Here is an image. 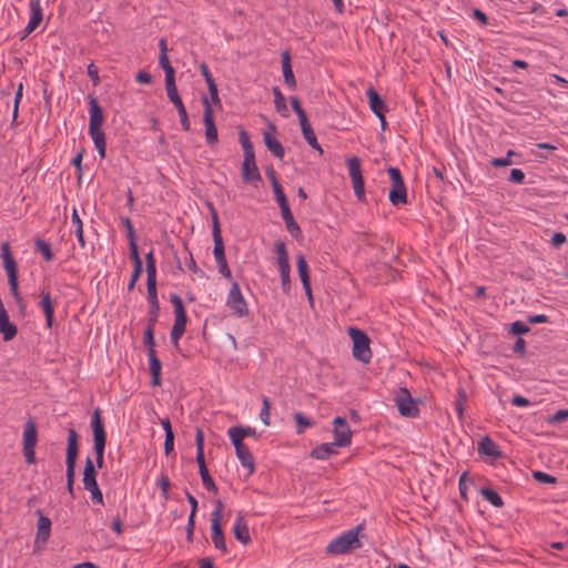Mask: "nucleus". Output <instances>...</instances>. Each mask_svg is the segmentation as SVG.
<instances>
[{
	"instance_id": "nucleus-40",
	"label": "nucleus",
	"mask_w": 568,
	"mask_h": 568,
	"mask_svg": "<svg viewBox=\"0 0 568 568\" xmlns=\"http://www.w3.org/2000/svg\"><path fill=\"white\" fill-rule=\"evenodd\" d=\"M146 284H156V264L153 250L145 255Z\"/></svg>"
},
{
	"instance_id": "nucleus-46",
	"label": "nucleus",
	"mask_w": 568,
	"mask_h": 568,
	"mask_svg": "<svg viewBox=\"0 0 568 568\" xmlns=\"http://www.w3.org/2000/svg\"><path fill=\"white\" fill-rule=\"evenodd\" d=\"M143 343L148 348V352H155V341H154V327H148L144 331Z\"/></svg>"
},
{
	"instance_id": "nucleus-61",
	"label": "nucleus",
	"mask_w": 568,
	"mask_h": 568,
	"mask_svg": "<svg viewBox=\"0 0 568 568\" xmlns=\"http://www.w3.org/2000/svg\"><path fill=\"white\" fill-rule=\"evenodd\" d=\"M525 173L520 169H513L509 174V181L516 184L524 183Z\"/></svg>"
},
{
	"instance_id": "nucleus-32",
	"label": "nucleus",
	"mask_w": 568,
	"mask_h": 568,
	"mask_svg": "<svg viewBox=\"0 0 568 568\" xmlns=\"http://www.w3.org/2000/svg\"><path fill=\"white\" fill-rule=\"evenodd\" d=\"M281 213H282V217L285 223L286 230L290 232V234L294 239L301 240L302 239V230H301L300 225L295 222L290 206H287L286 209H282Z\"/></svg>"
},
{
	"instance_id": "nucleus-49",
	"label": "nucleus",
	"mask_w": 568,
	"mask_h": 568,
	"mask_svg": "<svg viewBox=\"0 0 568 568\" xmlns=\"http://www.w3.org/2000/svg\"><path fill=\"white\" fill-rule=\"evenodd\" d=\"M532 478L541 484H556L557 478L550 474L544 473L541 470L532 471Z\"/></svg>"
},
{
	"instance_id": "nucleus-19",
	"label": "nucleus",
	"mask_w": 568,
	"mask_h": 568,
	"mask_svg": "<svg viewBox=\"0 0 568 568\" xmlns=\"http://www.w3.org/2000/svg\"><path fill=\"white\" fill-rule=\"evenodd\" d=\"M276 126L270 123L267 129L263 132V140L267 150L277 159L283 160L285 150L282 143L274 136Z\"/></svg>"
},
{
	"instance_id": "nucleus-17",
	"label": "nucleus",
	"mask_w": 568,
	"mask_h": 568,
	"mask_svg": "<svg viewBox=\"0 0 568 568\" xmlns=\"http://www.w3.org/2000/svg\"><path fill=\"white\" fill-rule=\"evenodd\" d=\"M211 216H212V235L214 241L213 254L215 258H221L225 256L223 237L221 234V226L217 216V212L214 209L213 204L209 203Z\"/></svg>"
},
{
	"instance_id": "nucleus-20",
	"label": "nucleus",
	"mask_w": 568,
	"mask_h": 568,
	"mask_svg": "<svg viewBox=\"0 0 568 568\" xmlns=\"http://www.w3.org/2000/svg\"><path fill=\"white\" fill-rule=\"evenodd\" d=\"M234 448L236 457L240 459L242 466L248 469V474L252 475L255 470L254 457L251 454L248 447L241 440L230 438Z\"/></svg>"
},
{
	"instance_id": "nucleus-16",
	"label": "nucleus",
	"mask_w": 568,
	"mask_h": 568,
	"mask_svg": "<svg viewBox=\"0 0 568 568\" xmlns=\"http://www.w3.org/2000/svg\"><path fill=\"white\" fill-rule=\"evenodd\" d=\"M165 90H166L169 100L174 104V106L178 110L182 129L184 131H189L191 124H190L187 111L183 104V101H182L179 92H178L176 84L174 83L172 85H166Z\"/></svg>"
},
{
	"instance_id": "nucleus-55",
	"label": "nucleus",
	"mask_w": 568,
	"mask_h": 568,
	"mask_svg": "<svg viewBox=\"0 0 568 568\" xmlns=\"http://www.w3.org/2000/svg\"><path fill=\"white\" fill-rule=\"evenodd\" d=\"M529 331H530L529 326L521 321L514 322L510 325V329H509V332L513 335H524V334H527Z\"/></svg>"
},
{
	"instance_id": "nucleus-57",
	"label": "nucleus",
	"mask_w": 568,
	"mask_h": 568,
	"mask_svg": "<svg viewBox=\"0 0 568 568\" xmlns=\"http://www.w3.org/2000/svg\"><path fill=\"white\" fill-rule=\"evenodd\" d=\"M160 314V305L150 306L148 312V327H154Z\"/></svg>"
},
{
	"instance_id": "nucleus-21",
	"label": "nucleus",
	"mask_w": 568,
	"mask_h": 568,
	"mask_svg": "<svg viewBox=\"0 0 568 568\" xmlns=\"http://www.w3.org/2000/svg\"><path fill=\"white\" fill-rule=\"evenodd\" d=\"M36 514L38 515L39 519L37 524L34 546L36 548H39L40 544H45L50 537L51 520L49 517L43 515L41 509H37Z\"/></svg>"
},
{
	"instance_id": "nucleus-22",
	"label": "nucleus",
	"mask_w": 568,
	"mask_h": 568,
	"mask_svg": "<svg viewBox=\"0 0 568 568\" xmlns=\"http://www.w3.org/2000/svg\"><path fill=\"white\" fill-rule=\"evenodd\" d=\"M43 19L42 8L40 6L39 0H31L30 2V19L23 31L21 40L26 39L30 33H32L41 23Z\"/></svg>"
},
{
	"instance_id": "nucleus-53",
	"label": "nucleus",
	"mask_w": 568,
	"mask_h": 568,
	"mask_svg": "<svg viewBox=\"0 0 568 568\" xmlns=\"http://www.w3.org/2000/svg\"><path fill=\"white\" fill-rule=\"evenodd\" d=\"M290 101H291L292 109L294 110V112L296 113V115L298 118L300 123L305 120H308L305 111L301 106L300 100L296 97H291Z\"/></svg>"
},
{
	"instance_id": "nucleus-50",
	"label": "nucleus",
	"mask_w": 568,
	"mask_h": 568,
	"mask_svg": "<svg viewBox=\"0 0 568 568\" xmlns=\"http://www.w3.org/2000/svg\"><path fill=\"white\" fill-rule=\"evenodd\" d=\"M129 247H130V258L133 263V266H143L142 260L139 255L136 240L129 241Z\"/></svg>"
},
{
	"instance_id": "nucleus-59",
	"label": "nucleus",
	"mask_w": 568,
	"mask_h": 568,
	"mask_svg": "<svg viewBox=\"0 0 568 568\" xmlns=\"http://www.w3.org/2000/svg\"><path fill=\"white\" fill-rule=\"evenodd\" d=\"M158 485L162 490V495L165 499L169 498L170 479L166 475H162L158 480Z\"/></svg>"
},
{
	"instance_id": "nucleus-47",
	"label": "nucleus",
	"mask_w": 568,
	"mask_h": 568,
	"mask_svg": "<svg viewBox=\"0 0 568 568\" xmlns=\"http://www.w3.org/2000/svg\"><path fill=\"white\" fill-rule=\"evenodd\" d=\"M272 187H273L275 199L280 205V209L282 210V209H286L287 206H290L286 195L284 194V191L282 189V185L278 183L276 185H273Z\"/></svg>"
},
{
	"instance_id": "nucleus-25",
	"label": "nucleus",
	"mask_w": 568,
	"mask_h": 568,
	"mask_svg": "<svg viewBox=\"0 0 568 568\" xmlns=\"http://www.w3.org/2000/svg\"><path fill=\"white\" fill-rule=\"evenodd\" d=\"M296 266H297V272H298L303 288L305 291V294L307 295L308 300L312 302L313 294H312V288H311V280H310V275H308V265H307V262L303 254H298L296 256Z\"/></svg>"
},
{
	"instance_id": "nucleus-2",
	"label": "nucleus",
	"mask_w": 568,
	"mask_h": 568,
	"mask_svg": "<svg viewBox=\"0 0 568 568\" xmlns=\"http://www.w3.org/2000/svg\"><path fill=\"white\" fill-rule=\"evenodd\" d=\"M363 530V524L357 525L335 539L326 546V552L329 555H344L362 547L359 540V531Z\"/></svg>"
},
{
	"instance_id": "nucleus-54",
	"label": "nucleus",
	"mask_w": 568,
	"mask_h": 568,
	"mask_svg": "<svg viewBox=\"0 0 568 568\" xmlns=\"http://www.w3.org/2000/svg\"><path fill=\"white\" fill-rule=\"evenodd\" d=\"M466 402V392L463 388L458 389V396L455 400V410L459 418L464 415V403Z\"/></svg>"
},
{
	"instance_id": "nucleus-48",
	"label": "nucleus",
	"mask_w": 568,
	"mask_h": 568,
	"mask_svg": "<svg viewBox=\"0 0 568 568\" xmlns=\"http://www.w3.org/2000/svg\"><path fill=\"white\" fill-rule=\"evenodd\" d=\"M270 410H271V403L270 399L266 396H263L262 398V409L260 413V418L263 422L264 425H270Z\"/></svg>"
},
{
	"instance_id": "nucleus-26",
	"label": "nucleus",
	"mask_w": 568,
	"mask_h": 568,
	"mask_svg": "<svg viewBox=\"0 0 568 568\" xmlns=\"http://www.w3.org/2000/svg\"><path fill=\"white\" fill-rule=\"evenodd\" d=\"M234 537L243 545H248L251 542V536L247 523L244 519L242 513H239L233 526Z\"/></svg>"
},
{
	"instance_id": "nucleus-63",
	"label": "nucleus",
	"mask_w": 568,
	"mask_h": 568,
	"mask_svg": "<svg viewBox=\"0 0 568 568\" xmlns=\"http://www.w3.org/2000/svg\"><path fill=\"white\" fill-rule=\"evenodd\" d=\"M88 75L93 82V85H98L100 82L99 71L98 68L91 62L88 65Z\"/></svg>"
},
{
	"instance_id": "nucleus-28",
	"label": "nucleus",
	"mask_w": 568,
	"mask_h": 568,
	"mask_svg": "<svg viewBox=\"0 0 568 568\" xmlns=\"http://www.w3.org/2000/svg\"><path fill=\"white\" fill-rule=\"evenodd\" d=\"M1 257L3 260V267L8 274V280L18 277V268L14 258L11 255L10 246L7 242L1 245Z\"/></svg>"
},
{
	"instance_id": "nucleus-12",
	"label": "nucleus",
	"mask_w": 568,
	"mask_h": 568,
	"mask_svg": "<svg viewBox=\"0 0 568 568\" xmlns=\"http://www.w3.org/2000/svg\"><path fill=\"white\" fill-rule=\"evenodd\" d=\"M346 163L355 195L358 201H363L365 199V185L361 170V160L357 156H353Z\"/></svg>"
},
{
	"instance_id": "nucleus-8",
	"label": "nucleus",
	"mask_w": 568,
	"mask_h": 568,
	"mask_svg": "<svg viewBox=\"0 0 568 568\" xmlns=\"http://www.w3.org/2000/svg\"><path fill=\"white\" fill-rule=\"evenodd\" d=\"M83 487L90 491L93 503L103 505V495L97 481L95 466L90 457H87L83 469Z\"/></svg>"
},
{
	"instance_id": "nucleus-51",
	"label": "nucleus",
	"mask_w": 568,
	"mask_h": 568,
	"mask_svg": "<svg viewBox=\"0 0 568 568\" xmlns=\"http://www.w3.org/2000/svg\"><path fill=\"white\" fill-rule=\"evenodd\" d=\"M516 152L513 150H508L507 155L505 158H495L491 160V165L495 168H504L508 166L513 163L511 156L515 155Z\"/></svg>"
},
{
	"instance_id": "nucleus-4",
	"label": "nucleus",
	"mask_w": 568,
	"mask_h": 568,
	"mask_svg": "<svg viewBox=\"0 0 568 568\" xmlns=\"http://www.w3.org/2000/svg\"><path fill=\"white\" fill-rule=\"evenodd\" d=\"M195 444H196V463L199 465V473H200L203 486L205 487L206 490L216 494L217 486L215 485L213 478L211 477L209 469L206 467V464H205L204 433L201 428L196 429Z\"/></svg>"
},
{
	"instance_id": "nucleus-42",
	"label": "nucleus",
	"mask_w": 568,
	"mask_h": 568,
	"mask_svg": "<svg viewBox=\"0 0 568 568\" xmlns=\"http://www.w3.org/2000/svg\"><path fill=\"white\" fill-rule=\"evenodd\" d=\"M480 494L493 506H495L497 508H500L504 506V500L497 491H495L490 488H483L480 490Z\"/></svg>"
},
{
	"instance_id": "nucleus-62",
	"label": "nucleus",
	"mask_w": 568,
	"mask_h": 568,
	"mask_svg": "<svg viewBox=\"0 0 568 568\" xmlns=\"http://www.w3.org/2000/svg\"><path fill=\"white\" fill-rule=\"evenodd\" d=\"M122 224L126 229L128 240H135V232L131 220L129 217H122Z\"/></svg>"
},
{
	"instance_id": "nucleus-30",
	"label": "nucleus",
	"mask_w": 568,
	"mask_h": 568,
	"mask_svg": "<svg viewBox=\"0 0 568 568\" xmlns=\"http://www.w3.org/2000/svg\"><path fill=\"white\" fill-rule=\"evenodd\" d=\"M281 58L284 82L290 89L294 90L296 88V80L291 64V54L288 51H283Z\"/></svg>"
},
{
	"instance_id": "nucleus-44",
	"label": "nucleus",
	"mask_w": 568,
	"mask_h": 568,
	"mask_svg": "<svg viewBox=\"0 0 568 568\" xmlns=\"http://www.w3.org/2000/svg\"><path fill=\"white\" fill-rule=\"evenodd\" d=\"M239 140H240V143L242 145L244 155H246V154H255L254 153L253 144L250 141V136H248L246 131L240 130Z\"/></svg>"
},
{
	"instance_id": "nucleus-36",
	"label": "nucleus",
	"mask_w": 568,
	"mask_h": 568,
	"mask_svg": "<svg viewBox=\"0 0 568 568\" xmlns=\"http://www.w3.org/2000/svg\"><path fill=\"white\" fill-rule=\"evenodd\" d=\"M335 446H337L335 442L321 444L311 452V457L320 460L328 459L332 455L337 454Z\"/></svg>"
},
{
	"instance_id": "nucleus-23",
	"label": "nucleus",
	"mask_w": 568,
	"mask_h": 568,
	"mask_svg": "<svg viewBox=\"0 0 568 568\" xmlns=\"http://www.w3.org/2000/svg\"><path fill=\"white\" fill-rule=\"evenodd\" d=\"M88 99H89V106H90L89 108V114H90L89 130L101 129V125L104 122L103 110L100 106L95 97L90 94L88 97Z\"/></svg>"
},
{
	"instance_id": "nucleus-11",
	"label": "nucleus",
	"mask_w": 568,
	"mask_h": 568,
	"mask_svg": "<svg viewBox=\"0 0 568 568\" xmlns=\"http://www.w3.org/2000/svg\"><path fill=\"white\" fill-rule=\"evenodd\" d=\"M226 306L232 310V313L237 317H245L248 315L250 311L244 300L239 283L234 282L230 288Z\"/></svg>"
},
{
	"instance_id": "nucleus-35",
	"label": "nucleus",
	"mask_w": 568,
	"mask_h": 568,
	"mask_svg": "<svg viewBox=\"0 0 568 568\" xmlns=\"http://www.w3.org/2000/svg\"><path fill=\"white\" fill-rule=\"evenodd\" d=\"M227 435L230 438H235L237 440L243 442L245 437H254L257 438V433L255 428H252L250 426H232L227 430Z\"/></svg>"
},
{
	"instance_id": "nucleus-52",
	"label": "nucleus",
	"mask_w": 568,
	"mask_h": 568,
	"mask_svg": "<svg viewBox=\"0 0 568 568\" xmlns=\"http://www.w3.org/2000/svg\"><path fill=\"white\" fill-rule=\"evenodd\" d=\"M9 282V286H10V291H11V294L12 296L14 297V300L19 303L20 305V308L23 310L24 307V304H23V298L19 292V288H18V277L17 278H10L8 280Z\"/></svg>"
},
{
	"instance_id": "nucleus-39",
	"label": "nucleus",
	"mask_w": 568,
	"mask_h": 568,
	"mask_svg": "<svg viewBox=\"0 0 568 568\" xmlns=\"http://www.w3.org/2000/svg\"><path fill=\"white\" fill-rule=\"evenodd\" d=\"M89 135L91 136L100 158H105L106 142L104 132L101 129L89 130Z\"/></svg>"
},
{
	"instance_id": "nucleus-41",
	"label": "nucleus",
	"mask_w": 568,
	"mask_h": 568,
	"mask_svg": "<svg viewBox=\"0 0 568 568\" xmlns=\"http://www.w3.org/2000/svg\"><path fill=\"white\" fill-rule=\"evenodd\" d=\"M272 92L274 95V105L276 111L281 113L283 116H288L286 101L281 90L277 87H273Z\"/></svg>"
},
{
	"instance_id": "nucleus-60",
	"label": "nucleus",
	"mask_w": 568,
	"mask_h": 568,
	"mask_svg": "<svg viewBox=\"0 0 568 568\" xmlns=\"http://www.w3.org/2000/svg\"><path fill=\"white\" fill-rule=\"evenodd\" d=\"M568 418V409H559L554 415L548 417V423H560Z\"/></svg>"
},
{
	"instance_id": "nucleus-33",
	"label": "nucleus",
	"mask_w": 568,
	"mask_h": 568,
	"mask_svg": "<svg viewBox=\"0 0 568 568\" xmlns=\"http://www.w3.org/2000/svg\"><path fill=\"white\" fill-rule=\"evenodd\" d=\"M148 358L150 364V373L152 376L151 384L153 386H160L161 385V369L162 364L161 361L158 358L156 353L148 352Z\"/></svg>"
},
{
	"instance_id": "nucleus-1",
	"label": "nucleus",
	"mask_w": 568,
	"mask_h": 568,
	"mask_svg": "<svg viewBox=\"0 0 568 568\" xmlns=\"http://www.w3.org/2000/svg\"><path fill=\"white\" fill-rule=\"evenodd\" d=\"M79 436L74 428L68 429V440L65 449V478H67V490L71 498H74V477H75V465L79 455Z\"/></svg>"
},
{
	"instance_id": "nucleus-5",
	"label": "nucleus",
	"mask_w": 568,
	"mask_h": 568,
	"mask_svg": "<svg viewBox=\"0 0 568 568\" xmlns=\"http://www.w3.org/2000/svg\"><path fill=\"white\" fill-rule=\"evenodd\" d=\"M348 335L353 341V356L362 363H368L372 358V351L369 347L371 341L367 334L364 331L352 326L348 328Z\"/></svg>"
},
{
	"instance_id": "nucleus-38",
	"label": "nucleus",
	"mask_w": 568,
	"mask_h": 568,
	"mask_svg": "<svg viewBox=\"0 0 568 568\" xmlns=\"http://www.w3.org/2000/svg\"><path fill=\"white\" fill-rule=\"evenodd\" d=\"M159 64L165 73V87L175 83V70L171 65L168 53H160Z\"/></svg>"
},
{
	"instance_id": "nucleus-18",
	"label": "nucleus",
	"mask_w": 568,
	"mask_h": 568,
	"mask_svg": "<svg viewBox=\"0 0 568 568\" xmlns=\"http://www.w3.org/2000/svg\"><path fill=\"white\" fill-rule=\"evenodd\" d=\"M241 175L244 183L255 184L262 181L261 173L256 165L255 154L244 155Z\"/></svg>"
},
{
	"instance_id": "nucleus-45",
	"label": "nucleus",
	"mask_w": 568,
	"mask_h": 568,
	"mask_svg": "<svg viewBox=\"0 0 568 568\" xmlns=\"http://www.w3.org/2000/svg\"><path fill=\"white\" fill-rule=\"evenodd\" d=\"M294 419L296 422V433L302 434L305 429V427H311L313 425V422L307 418L302 413H295Z\"/></svg>"
},
{
	"instance_id": "nucleus-10",
	"label": "nucleus",
	"mask_w": 568,
	"mask_h": 568,
	"mask_svg": "<svg viewBox=\"0 0 568 568\" xmlns=\"http://www.w3.org/2000/svg\"><path fill=\"white\" fill-rule=\"evenodd\" d=\"M38 442L37 424L29 417L24 424L23 430V455L28 464L36 463L34 448Z\"/></svg>"
},
{
	"instance_id": "nucleus-13",
	"label": "nucleus",
	"mask_w": 568,
	"mask_h": 568,
	"mask_svg": "<svg viewBox=\"0 0 568 568\" xmlns=\"http://www.w3.org/2000/svg\"><path fill=\"white\" fill-rule=\"evenodd\" d=\"M395 403L402 416L415 418L419 415V408L406 387L399 388L395 397Z\"/></svg>"
},
{
	"instance_id": "nucleus-29",
	"label": "nucleus",
	"mask_w": 568,
	"mask_h": 568,
	"mask_svg": "<svg viewBox=\"0 0 568 568\" xmlns=\"http://www.w3.org/2000/svg\"><path fill=\"white\" fill-rule=\"evenodd\" d=\"M366 94L368 98L369 108L375 115H381V113H385L387 111V105L384 99L373 87L368 88Z\"/></svg>"
},
{
	"instance_id": "nucleus-31",
	"label": "nucleus",
	"mask_w": 568,
	"mask_h": 568,
	"mask_svg": "<svg viewBox=\"0 0 568 568\" xmlns=\"http://www.w3.org/2000/svg\"><path fill=\"white\" fill-rule=\"evenodd\" d=\"M40 307L45 316V325L50 328L54 316V306L50 292H45L44 290L41 291Z\"/></svg>"
},
{
	"instance_id": "nucleus-58",
	"label": "nucleus",
	"mask_w": 568,
	"mask_h": 568,
	"mask_svg": "<svg viewBox=\"0 0 568 568\" xmlns=\"http://www.w3.org/2000/svg\"><path fill=\"white\" fill-rule=\"evenodd\" d=\"M142 272H143V266H133L131 278H130V282L128 284V291L129 292L134 290L136 281L140 278Z\"/></svg>"
},
{
	"instance_id": "nucleus-14",
	"label": "nucleus",
	"mask_w": 568,
	"mask_h": 568,
	"mask_svg": "<svg viewBox=\"0 0 568 568\" xmlns=\"http://www.w3.org/2000/svg\"><path fill=\"white\" fill-rule=\"evenodd\" d=\"M204 106L203 122L205 125V139L209 145L213 146L219 141L217 129L215 125L213 109L206 97L202 98Z\"/></svg>"
},
{
	"instance_id": "nucleus-24",
	"label": "nucleus",
	"mask_w": 568,
	"mask_h": 568,
	"mask_svg": "<svg viewBox=\"0 0 568 568\" xmlns=\"http://www.w3.org/2000/svg\"><path fill=\"white\" fill-rule=\"evenodd\" d=\"M170 301L174 307V324L173 327L185 331L187 323V315L181 297L176 294H171Z\"/></svg>"
},
{
	"instance_id": "nucleus-7",
	"label": "nucleus",
	"mask_w": 568,
	"mask_h": 568,
	"mask_svg": "<svg viewBox=\"0 0 568 568\" xmlns=\"http://www.w3.org/2000/svg\"><path fill=\"white\" fill-rule=\"evenodd\" d=\"M387 172L393 184L388 193L390 203L395 206L406 204L407 191L400 171L397 168L389 166Z\"/></svg>"
},
{
	"instance_id": "nucleus-6",
	"label": "nucleus",
	"mask_w": 568,
	"mask_h": 568,
	"mask_svg": "<svg viewBox=\"0 0 568 568\" xmlns=\"http://www.w3.org/2000/svg\"><path fill=\"white\" fill-rule=\"evenodd\" d=\"M275 253H276V260H277V266L281 275V284L282 290L284 293H288L291 290V265H290V258L288 253L286 250V245L283 241L278 240L275 242L274 245Z\"/></svg>"
},
{
	"instance_id": "nucleus-43",
	"label": "nucleus",
	"mask_w": 568,
	"mask_h": 568,
	"mask_svg": "<svg viewBox=\"0 0 568 568\" xmlns=\"http://www.w3.org/2000/svg\"><path fill=\"white\" fill-rule=\"evenodd\" d=\"M36 247L41 253L42 257L47 262H49V261H51L53 258L52 250L50 247V244L47 241L38 239L36 241Z\"/></svg>"
},
{
	"instance_id": "nucleus-3",
	"label": "nucleus",
	"mask_w": 568,
	"mask_h": 568,
	"mask_svg": "<svg viewBox=\"0 0 568 568\" xmlns=\"http://www.w3.org/2000/svg\"><path fill=\"white\" fill-rule=\"evenodd\" d=\"M91 428L93 435V449L95 453V463L98 468H102L104 463V449L106 444V433L101 417L100 408H95L91 417Z\"/></svg>"
},
{
	"instance_id": "nucleus-27",
	"label": "nucleus",
	"mask_w": 568,
	"mask_h": 568,
	"mask_svg": "<svg viewBox=\"0 0 568 568\" xmlns=\"http://www.w3.org/2000/svg\"><path fill=\"white\" fill-rule=\"evenodd\" d=\"M18 333L14 323L9 318L7 310L0 311V334L4 342L12 341Z\"/></svg>"
},
{
	"instance_id": "nucleus-56",
	"label": "nucleus",
	"mask_w": 568,
	"mask_h": 568,
	"mask_svg": "<svg viewBox=\"0 0 568 568\" xmlns=\"http://www.w3.org/2000/svg\"><path fill=\"white\" fill-rule=\"evenodd\" d=\"M146 291H148V303L150 306L153 305H160L158 300V291H156V284H146Z\"/></svg>"
},
{
	"instance_id": "nucleus-37",
	"label": "nucleus",
	"mask_w": 568,
	"mask_h": 568,
	"mask_svg": "<svg viewBox=\"0 0 568 568\" xmlns=\"http://www.w3.org/2000/svg\"><path fill=\"white\" fill-rule=\"evenodd\" d=\"M300 124H301V130H302L303 136L306 140V142L310 144V146H312L314 150L318 151L322 154L323 150L317 142V139L315 136V133H314L313 128H312L311 123L308 122V120H305V121L301 122Z\"/></svg>"
},
{
	"instance_id": "nucleus-64",
	"label": "nucleus",
	"mask_w": 568,
	"mask_h": 568,
	"mask_svg": "<svg viewBox=\"0 0 568 568\" xmlns=\"http://www.w3.org/2000/svg\"><path fill=\"white\" fill-rule=\"evenodd\" d=\"M207 89H209V92H210V97H211V100L214 104H217V105H221V100L219 98V90H217V85L216 83H210L207 85Z\"/></svg>"
},
{
	"instance_id": "nucleus-34",
	"label": "nucleus",
	"mask_w": 568,
	"mask_h": 568,
	"mask_svg": "<svg viewBox=\"0 0 568 568\" xmlns=\"http://www.w3.org/2000/svg\"><path fill=\"white\" fill-rule=\"evenodd\" d=\"M478 452L481 455H486L493 458H498L501 456V452L499 450L498 445L488 436L480 440L478 445Z\"/></svg>"
},
{
	"instance_id": "nucleus-9",
	"label": "nucleus",
	"mask_w": 568,
	"mask_h": 568,
	"mask_svg": "<svg viewBox=\"0 0 568 568\" xmlns=\"http://www.w3.org/2000/svg\"><path fill=\"white\" fill-rule=\"evenodd\" d=\"M223 507L224 506L221 500L215 501V508L211 514V531L214 547L221 552L226 554L227 547L225 536L221 527Z\"/></svg>"
},
{
	"instance_id": "nucleus-15",
	"label": "nucleus",
	"mask_w": 568,
	"mask_h": 568,
	"mask_svg": "<svg viewBox=\"0 0 568 568\" xmlns=\"http://www.w3.org/2000/svg\"><path fill=\"white\" fill-rule=\"evenodd\" d=\"M334 442L337 447H347L352 443V430L344 417L337 416L333 420Z\"/></svg>"
}]
</instances>
